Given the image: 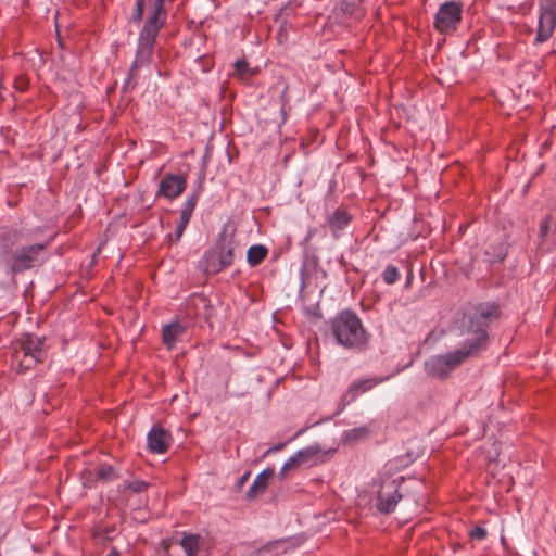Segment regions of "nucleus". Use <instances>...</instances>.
Masks as SVG:
<instances>
[{"label": "nucleus", "instance_id": "24", "mask_svg": "<svg viewBox=\"0 0 556 556\" xmlns=\"http://www.w3.org/2000/svg\"><path fill=\"white\" fill-rule=\"evenodd\" d=\"M123 488L130 490L134 493H141L147 490L148 483L142 480H134L130 482H125Z\"/></svg>", "mask_w": 556, "mask_h": 556}, {"label": "nucleus", "instance_id": "38", "mask_svg": "<svg viewBox=\"0 0 556 556\" xmlns=\"http://www.w3.org/2000/svg\"><path fill=\"white\" fill-rule=\"evenodd\" d=\"M312 262H313V264H314V265H316V264H317V258H316V257H314V258L312 260Z\"/></svg>", "mask_w": 556, "mask_h": 556}, {"label": "nucleus", "instance_id": "30", "mask_svg": "<svg viewBox=\"0 0 556 556\" xmlns=\"http://www.w3.org/2000/svg\"><path fill=\"white\" fill-rule=\"evenodd\" d=\"M286 446V442L278 443L271 447H269L263 455V457H266L273 453L280 452Z\"/></svg>", "mask_w": 556, "mask_h": 556}, {"label": "nucleus", "instance_id": "12", "mask_svg": "<svg viewBox=\"0 0 556 556\" xmlns=\"http://www.w3.org/2000/svg\"><path fill=\"white\" fill-rule=\"evenodd\" d=\"M179 545L187 556H199L200 553L208 549V541L198 533L184 532Z\"/></svg>", "mask_w": 556, "mask_h": 556}, {"label": "nucleus", "instance_id": "4", "mask_svg": "<svg viewBox=\"0 0 556 556\" xmlns=\"http://www.w3.org/2000/svg\"><path fill=\"white\" fill-rule=\"evenodd\" d=\"M334 342L353 352L363 351L368 343V333L362 319L352 309H343L329 321Z\"/></svg>", "mask_w": 556, "mask_h": 556}, {"label": "nucleus", "instance_id": "22", "mask_svg": "<svg viewBox=\"0 0 556 556\" xmlns=\"http://www.w3.org/2000/svg\"><path fill=\"white\" fill-rule=\"evenodd\" d=\"M199 191H194L190 195H188V198L182 204L180 212L192 215L199 200Z\"/></svg>", "mask_w": 556, "mask_h": 556}, {"label": "nucleus", "instance_id": "34", "mask_svg": "<svg viewBox=\"0 0 556 556\" xmlns=\"http://www.w3.org/2000/svg\"><path fill=\"white\" fill-rule=\"evenodd\" d=\"M315 232H316L315 228L309 229L304 239V242L305 243L309 242V240H312V238L314 237Z\"/></svg>", "mask_w": 556, "mask_h": 556}, {"label": "nucleus", "instance_id": "7", "mask_svg": "<svg viewBox=\"0 0 556 556\" xmlns=\"http://www.w3.org/2000/svg\"><path fill=\"white\" fill-rule=\"evenodd\" d=\"M556 28V0H540L538 7V29L534 45L547 41Z\"/></svg>", "mask_w": 556, "mask_h": 556}, {"label": "nucleus", "instance_id": "6", "mask_svg": "<svg viewBox=\"0 0 556 556\" xmlns=\"http://www.w3.org/2000/svg\"><path fill=\"white\" fill-rule=\"evenodd\" d=\"M43 342L35 334H25L13 344L12 365L17 367L20 372L33 368L42 361Z\"/></svg>", "mask_w": 556, "mask_h": 556}, {"label": "nucleus", "instance_id": "20", "mask_svg": "<svg viewBox=\"0 0 556 556\" xmlns=\"http://www.w3.org/2000/svg\"><path fill=\"white\" fill-rule=\"evenodd\" d=\"M320 448L318 445H311L303 450L298 451L293 454L298 460L300 466L302 465H311L314 463V458L318 455Z\"/></svg>", "mask_w": 556, "mask_h": 556}, {"label": "nucleus", "instance_id": "32", "mask_svg": "<svg viewBox=\"0 0 556 556\" xmlns=\"http://www.w3.org/2000/svg\"><path fill=\"white\" fill-rule=\"evenodd\" d=\"M191 217H192V215L180 212L179 220H182L184 223L189 224Z\"/></svg>", "mask_w": 556, "mask_h": 556}, {"label": "nucleus", "instance_id": "29", "mask_svg": "<svg viewBox=\"0 0 556 556\" xmlns=\"http://www.w3.org/2000/svg\"><path fill=\"white\" fill-rule=\"evenodd\" d=\"M248 63L244 60H237L235 62V70L238 74L243 75L248 71Z\"/></svg>", "mask_w": 556, "mask_h": 556}, {"label": "nucleus", "instance_id": "31", "mask_svg": "<svg viewBox=\"0 0 556 556\" xmlns=\"http://www.w3.org/2000/svg\"><path fill=\"white\" fill-rule=\"evenodd\" d=\"M184 232H185V229H182L180 226L176 225L175 233L170 235L169 238H170V240L177 242V241L180 240V238L182 237Z\"/></svg>", "mask_w": 556, "mask_h": 556}, {"label": "nucleus", "instance_id": "2", "mask_svg": "<svg viewBox=\"0 0 556 556\" xmlns=\"http://www.w3.org/2000/svg\"><path fill=\"white\" fill-rule=\"evenodd\" d=\"M173 0H136L129 22L135 25L142 24L137 39L135 59L129 68L123 89L135 88L139 71L153 61L156 40L165 26L168 8Z\"/></svg>", "mask_w": 556, "mask_h": 556}, {"label": "nucleus", "instance_id": "5", "mask_svg": "<svg viewBox=\"0 0 556 556\" xmlns=\"http://www.w3.org/2000/svg\"><path fill=\"white\" fill-rule=\"evenodd\" d=\"M235 241L225 232L220 233L214 248L207 250L201 261L202 268L207 274H218L233 264Z\"/></svg>", "mask_w": 556, "mask_h": 556}, {"label": "nucleus", "instance_id": "35", "mask_svg": "<svg viewBox=\"0 0 556 556\" xmlns=\"http://www.w3.org/2000/svg\"><path fill=\"white\" fill-rule=\"evenodd\" d=\"M177 226H180L182 229H185V230H186V228H187L188 224H187V223H184L182 220H178Z\"/></svg>", "mask_w": 556, "mask_h": 556}, {"label": "nucleus", "instance_id": "14", "mask_svg": "<svg viewBox=\"0 0 556 556\" xmlns=\"http://www.w3.org/2000/svg\"><path fill=\"white\" fill-rule=\"evenodd\" d=\"M351 220L352 216L342 208L334 210L326 219L327 225L336 239L340 237V232L350 225Z\"/></svg>", "mask_w": 556, "mask_h": 556}, {"label": "nucleus", "instance_id": "23", "mask_svg": "<svg viewBox=\"0 0 556 556\" xmlns=\"http://www.w3.org/2000/svg\"><path fill=\"white\" fill-rule=\"evenodd\" d=\"M286 545H287V541H285V540L274 541V542H270V543L266 544L265 546H263L261 548V553L265 554L266 552L274 551L276 554H278L280 552H286Z\"/></svg>", "mask_w": 556, "mask_h": 556}, {"label": "nucleus", "instance_id": "25", "mask_svg": "<svg viewBox=\"0 0 556 556\" xmlns=\"http://www.w3.org/2000/svg\"><path fill=\"white\" fill-rule=\"evenodd\" d=\"M552 217L547 215L540 224V237L545 238L551 229Z\"/></svg>", "mask_w": 556, "mask_h": 556}, {"label": "nucleus", "instance_id": "1", "mask_svg": "<svg viewBox=\"0 0 556 556\" xmlns=\"http://www.w3.org/2000/svg\"><path fill=\"white\" fill-rule=\"evenodd\" d=\"M498 318V307L493 303L480 304L469 316L466 339L462 345L448 353L431 356L425 363L428 375L445 378L467 358L477 356L486 349L489 342L488 328Z\"/></svg>", "mask_w": 556, "mask_h": 556}, {"label": "nucleus", "instance_id": "37", "mask_svg": "<svg viewBox=\"0 0 556 556\" xmlns=\"http://www.w3.org/2000/svg\"><path fill=\"white\" fill-rule=\"evenodd\" d=\"M287 472L288 471H282V468H281L280 472H279L280 478L283 479Z\"/></svg>", "mask_w": 556, "mask_h": 556}, {"label": "nucleus", "instance_id": "17", "mask_svg": "<svg viewBox=\"0 0 556 556\" xmlns=\"http://www.w3.org/2000/svg\"><path fill=\"white\" fill-rule=\"evenodd\" d=\"M275 471L273 468H266L256 476L253 483L247 492L248 498H254L260 494L264 493L267 488L268 481L273 478Z\"/></svg>", "mask_w": 556, "mask_h": 556}, {"label": "nucleus", "instance_id": "27", "mask_svg": "<svg viewBox=\"0 0 556 556\" xmlns=\"http://www.w3.org/2000/svg\"><path fill=\"white\" fill-rule=\"evenodd\" d=\"M470 538L473 540L481 541L486 536V530L483 527H475L470 533Z\"/></svg>", "mask_w": 556, "mask_h": 556}, {"label": "nucleus", "instance_id": "21", "mask_svg": "<svg viewBox=\"0 0 556 556\" xmlns=\"http://www.w3.org/2000/svg\"><path fill=\"white\" fill-rule=\"evenodd\" d=\"M381 277L387 285H393L400 280L401 274L396 266L389 264L382 271Z\"/></svg>", "mask_w": 556, "mask_h": 556}, {"label": "nucleus", "instance_id": "11", "mask_svg": "<svg viewBox=\"0 0 556 556\" xmlns=\"http://www.w3.org/2000/svg\"><path fill=\"white\" fill-rule=\"evenodd\" d=\"M401 497L402 495L397 492L396 480L384 483L378 495V510L383 514L392 513Z\"/></svg>", "mask_w": 556, "mask_h": 556}, {"label": "nucleus", "instance_id": "8", "mask_svg": "<svg viewBox=\"0 0 556 556\" xmlns=\"http://www.w3.org/2000/svg\"><path fill=\"white\" fill-rule=\"evenodd\" d=\"M463 15V5L457 1H445L434 15V28L441 34H450L457 29Z\"/></svg>", "mask_w": 556, "mask_h": 556}, {"label": "nucleus", "instance_id": "16", "mask_svg": "<svg viewBox=\"0 0 556 556\" xmlns=\"http://www.w3.org/2000/svg\"><path fill=\"white\" fill-rule=\"evenodd\" d=\"M508 255V243L504 240L490 243L484 250V261L490 264L502 263Z\"/></svg>", "mask_w": 556, "mask_h": 556}, {"label": "nucleus", "instance_id": "26", "mask_svg": "<svg viewBox=\"0 0 556 556\" xmlns=\"http://www.w3.org/2000/svg\"><path fill=\"white\" fill-rule=\"evenodd\" d=\"M366 434H367V430L365 428H355V429L350 430L346 433V439L348 440H356V439H361V438L365 437Z\"/></svg>", "mask_w": 556, "mask_h": 556}, {"label": "nucleus", "instance_id": "10", "mask_svg": "<svg viewBox=\"0 0 556 556\" xmlns=\"http://www.w3.org/2000/svg\"><path fill=\"white\" fill-rule=\"evenodd\" d=\"M117 478L116 469L109 464H100L93 471L89 468L81 471V481L84 486H92L94 482L108 483Z\"/></svg>", "mask_w": 556, "mask_h": 556}, {"label": "nucleus", "instance_id": "3", "mask_svg": "<svg viewBox=\"0 0 556 556\" xmlns=\"http://www.w3.org/2000/svg\"><path fill=\"white\" fill-rule=\"evenodd\" d=\"M24 240V229L0 228V265L11 278L38 269L48 261L51 240L21 244Z\"/></svg>", "mask_w": 556, "mask_h": 556}, {"label": "nucleus", "instance_id": "9", "mask_svg": "<svg viewBox=\"0 0 556 556\" xmlns=\"http://www.w3.org/2000/svg\"><path fill=\"white\" fill-rule=\"evenodd\" d=\"M187 188V178L179 174H165L160 181L157 195L168 200L178 198Z\"/></svg>", "mask_w": 556, "mask_h": 556}, {"label": "nucleus", "instance_id": "19", "mask_svg": "<svg viewBox=\"0 0 556 556\" xmlns=\"http://www.w3.org/2000/svg\"><path fill=\"white\" fill-rule=\"evenodd\" d=\"M268 254V249L263 244H253L248 249L247 262L251 267L258 266Z\"/></svg>", "mask_w": 556, "mask_h": 556}, {"label": "nucleus", "instance_id": "15", "mask_svg": "<svg viewBox=\"0 0 556 556\" xmlns=\"http://www.w3.org/2000/svg\"><path fill=\"white\" fill-rule=\"evenodd\" d=\"M186 327L179 321L164 325L162 328V342L168 351H172L178 339L185 333Z\"/></svg>", "mask_w": 556, "mask_h": 556}, {"label": "nucleus", "instance_id": "28", "mask_svg": "<svg viewBox=\"0 0 556 556\" xmlns=\"http://www.w3.org/2000/svg\"><path fill=\"white\" fill-rule=\"evenodd\" d=\"M300 464H298V460L294 455L288 458V460L282 466V471H289L294 468H298Z\"/></svg>", "mask_w": 556, "mask_h": 556}, {"label": "nucleus", "instance_id": "18", "mask_svg": "<svg viewBox=\"0 0 556 556\" xmlns=\"http://www.w3.org/2000/svg\"><path fill=\"white\" fill-rule=\"evenodd\" d=\"M376 382L372 379H364L353 382L349 390L343 394L341 401L343 405L353 402L361 393L371 389Z\"/></svg>", "mask_w": 556, "mask_h": 556}, {"label": "nucleus", "instance_id": "36", "mask_svg": "<svg viewBox=\"0 0 556 556\" xmlns=\"http://www.w3.org/2000/svg\"><path fill=\"white\" fill-rule=\"evenodd\" d=\"M248 477H249V473L243 475L242 478L240 479V484L244 483L247 481Z\"/></svg>", "mask_w": 556, "mask_h": 556}, {"label": "nucleus", "instance_id": "33", "mask_svg": "<svg viewBox=\"0 0 556 556\" xmlns=\"http://www.w3.org/2000/svg\"><path fill=\"white\" fill-rule=\"evenodd\" d=\"M498 455H500V453H498L497 448H495L494 453H490L488 458L490 462H497Z\"/></svg>", "mask_w": 556, "mask_h": 556}, {"label": "nucleus", "instance_id": "13", "mask_svg": "<svg viewBox=\"0 0 556 556\" xmlns=\"http://www.w3.org/2000/svg\"><path fill=\"white\" fill-rule=\"evenodd\" d=\"M148 446L151 452L162 454L170 445V434L165 429L154 426L148 433Z\"/></svg>", "mask_w": 556, "mask_h": 556}]
</instances>
